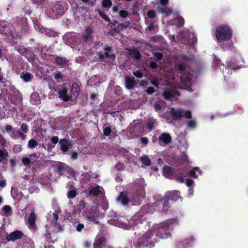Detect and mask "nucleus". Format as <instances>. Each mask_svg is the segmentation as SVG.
<instances>
[{
    "instance_id": "nucleus-9",
    "label": "nucleus",
    "mask_w": 248,
    "mask_h": 248,
    "mask_svg": "<svg viewBox=\"0 0 248 248\" xmlns=\"http://www.w3.org/2000/svg\"><path fill=\"white\" fill-rule=\"evenodd\" d=\"M170 114L172 119L174 120L180 119L182 117L190 118L191 117V113L190 111H185L180 108H173L170 109Z\"/></svg>"
},
{
    "instance_id": "nucleus-40",
    "label": "nucleus",
    "mask_w": 248,
    "mask_h": 248,
    "mask_svg": "<svg viewBox=\"0 0 248 248\" xmlns=\"http://www.w3.org/2000/svg\"><path fill=\"white\" fill-rule=\"evenodd\" d=\"M140 159L143 165L149 166L151 164V160L150 159L149 157L146 155L140 156Z\"/></svg>"
},
{
    "instance_id": "nucleus-12",
    "label": "nucleus",
    "mask_w": 248,
    "mask_h": 248,
    "mask_svg": "<svg viewBox=\"0 0 248 248\" xmlns=\"http://www.w3.org/2000/svg\"><path fill=\"white\" fill-rule=\"evenodd\" d=\"M83 214V217L86 220L96 223L99 222L98 218V213L93 209L85 210Z\"/></svg>"
},
{
    "instance_id": "nucleus-11",
    "label": "nucleus",
    "mask_w": 248,
    "mask_h": 248,
    "mask_svg": "<svg viewBox=\"0 0 248 248\" xmlns=\"http://www.w3.org/2000/svg\"><path fill=\"white\" fill-rule=\"evenodd\" d=\"M63 13V7L60 4H56L53 7L46 10V13L48 16L53 18L61 16Z\"/></svg>"
},
{
    "instance_id": "nucleus-6",
    "label": "nucleus",
    "mask_w": 248,
    "mask_h": 248,
    "mask_svg": "<svg viewBox=\"0 0 248 248\" xmlns=\"http://www.w3.org/2000/svg\"><path fill=\"white\" fill-rule=\"evenodd\" d=\"M217 41L219 45L222 43L228 42L232 36V30L227 25H220L217 27L216 31Z\"/></svg>"
},
{
    "instance_id": "nucleus-44",
    "label": "nucleus",
    "mask_w": 248,
    "mask_h": 248,
    "mask_svg": "<svg viewBox=\"0 0 248 248\" xmlns=\"http://www.w3.org/2000/svg\"><path fill=\"white\" fill-rule=\"evenodd\" d=\"M129 54L131 57L136 59H140V53L137 49L130 50L129 52Z\"/></svg>"
},
{
    "instance_id": "nucleus-42",
    "label": "nucleus",
    "mask_w": 248,
    "mask_h": 248,
    "mask_svg": "<svg viewBox=\"0 0 248 248\" xmlns=\"http://www.w3.org/2000/svg\"><path fill=\"white\" fill-rule=\"evenodd\" d=\"M78 90L79 87L78 85L76 83H74L72 86V95L74 97H76L77 96H78Z\"/></svg>"
},
{
    "instance_id": "nucleus-35",
    "label": "nucleus",
    "mask_w": 248,
    "mask_h": 248,
    "mask_svg": "<svg viewBox=\"0 0 248 248\" xmlns=\"http://www.w3.org/2000/svg\"><path fill=\"white\" fill-rule=\"evenodd\" d=\"M155 210V205L152 204L146 205L141 208V212H145L147 213H153Z\"/></svg>"
},
{
    "instance_id": "nucleus-53",
    "label": "nucleus",
    "mask_w": 248,
    "mask_h": 248,
    "mask_svg": "<svg viewBox=\"0 0 248 248\" xmlns=\"http://www.w3.org/2000/svg\"><path fill=\"white\" fill-rule=\"evenodd\" d=\"M30 159V156L29 157H24L22 159V162L24 165H28L29 164L31 163Z\"/></svg>"
},
{
    "instance_id": "nucleus-14",
    "label": "nucleus",
    "mask_w": 248,
    "mask_h": 248,
    "mask_svg": "<svg viewBox=\"0 0 248 248\" xmlns=\"http://www.w3.org/2000/svg\"><path fill=\"white\" fill-rule=\"evenodd\" d=\"M78 206L73 207L72 211L68 213L66 215L67 219L70 221L75 222L78 220L79 214L81 212V210Z\"/></svg>"
},
{
    "instance_id": "nucleus-56",
    "label": "nucleus",
    "mask_w": 248,
    "mask_h": 248,
    "mask_svg": "<svg viewBox=\"0 0 248 248\" xmlns=\"http://www.w3.org/2000/svg\"><path fill=\"white\" fill-rule=\"evenodd\" d=\"M34 27L37 31H38L41 32L42 33L44 32V31H45V29H44L42 26H40L37 23H35Z\"/></svg>"
},
{
    "instance_id": "nucleus-21",
    "label": "nucleus",
    "mask_w": 248,
    "mask_h": 248,
    "mask_svg": "<svg viewBox=\"0 0 248 248\" xmlns=\"http://www.w3.org/2000/svg\"><path fill=\"white\" fill-rule=\"evenodd\" d=\"M23 236V233L22 232L19 231H16L8 235L7 236V239L8 241H14L15 240L21 238Z\"/></svg>"
},
{
    "instance_id": "nucleus-8",
    "label": "nucleus",
    "mask_w": 248,
    "mask_h": 248,
    "mask_svg": "<svg viewBox=\"0 0 248 248\" xmlns=\"http://www.w3.org/2000/svg\"><path fill=\"white\" fill-rule=\"evenodd\" d=\"M19 28L20 27L19 26H17L16 31H14L15 29L13 26L3 27L0 25V33L5 34L7 35H9L14 38L16 39L18 36H20L22 33L21 32L19 31Z\"/></svg>"
},
{
    "instance_id": "nucleus-23",
    "label": "nucleus",
    "mask_w": 248,
    "mask_h": 248,
    "mask_svg": "<svg viewBox=\"0 0 248 248\" xmlns=\"http://www.w3.org/2000/svg\"><path fill=\"white\" fill-rule=\"evenodd\" d=\"M173 15V17L174 18V22L171 23V24H174L177 27H181L184 25V19L180 16L178 13H173L171 14Z\"/></svg>"
},
{
    "instance_id": "nucleus-34",
    "label": "nucleus",
    "mask_w": 248,
    "mask_h": 248,
    "mask_svg": "<svg viewBox=\"0 0 248 248\" xmlns=\"http://www.w3.org/2000/svg\"><path fill=\"white\" fill-rule=\"evenodd\" d=\"M100 83L98 77L95 76L88 80L87 84L91 86H97Z\"/></svg>"
},
{
    "instance_id": "nucleus-13",
    "label": "nucleus",
    "mask_w": 248,
    "mask_h": 248,
    "mask_svg": "<svg viewBox=\"0 0 248 248\" xmlns=\"http://www.w3.org/2000/svg\"><path fill=\"white\" fill-rule=\"evenodd\" d=\"M78 35L75 33L67 32L64 34L63 39L65 43L68 45H76L80 42V39Z\"/></svg>"
},
{
    "instance_id": "nucleus-37",
    "label": "nucleus",
    "mask_w": 248,
    "mask_h": 248,
    "mask_svg": "<svg viewBox=\"0 0 248 248\" xmlns=\"http://www.w3.org/2000/svg\"><path fill=\"white\" fill-rule=\"evenodd\" d=\"M55 61L58 65L63 67L67 65L68 62L65 58L60 57H57Z\"/></svg>"
},
{
    "instance_id": "nucleus-3",
    "label": "nucleus",
    "mask_w": 248,
    "mask_h": 248,
    "mask_svg": "<svg viewBox=\"0 0 248 248\" xmlns=\"http://www.w3.org/2000/svg\"><path fill=\"white\" fill-rule=\"evenodd\" d=\"M146 186L144 181L140 178L139 180V183L137 185L139 189L136 193L133 195H129L128 197L124 192H121L118 198V200L123 205H126L131 204L133 205H139L142 199L144 198L145 193L144 187Z\"/></svg>"
},
{
    "instance_id": "nucleus-62",
    "label": "nucleus",
    "mask_w": 248,
    "mask_h": 248,
    "mask_svg": "<svg viewBox=\"0 0 248 248\" xmlns=\"http://www.w3.org/2000/svg\"><path fill=\"white\" fill-rule=\"evenodd\" d=\"M133 74L134 76L137 77L138 78H141L143 76L142 73L140 71H137L133 72Z\"/></svg>"
},
{
    "instance_id": "nucleus-43",
    "label": "nucleus",
    "mask_w": 248,
    "mask_h": 248,
    "mask_svg": "<svg viewBox=\"0 0 248 248\" xmlns=\"http://www.w3.org/2000/svg\"><path fill=\"white\" fill-rule=\"evenodd\" d=\"M151 83L156 87H158L159 85H163V82L161 79H159L157 77H154L151 79Z\"/></svg>"
},
{
    "instance_id": "nucleus-58",
    "label": "nucleus",
    "mask_w": 248,
    "mask_h": 248,
    "mask_svg": "<svg viewBox=\"0 0 248 248\" xmlns=\"http://www.w3.org/2000/svg\"><path fill=\"white\" fill-rule=\"evenodd\" d=\"M187 124L188 127L189 128H194L196 126V122L193 120L188 121Z\"/></svg>"
},
{
    "instance_id": "nucleus-22",
    "label": "nucleus",
    "mask_w": 248,
    "mask_h": 248,
    "mask_svg": "<svg viewBox=\"0 0 248 248\" xmlns=\"http://www.w3.org/2000/svg\"><path fill=\"white\" fill-rule=\"evenodd\" d=\"M67 92L68 90L65 87L62 88L59 91V97L64 101L69 100L72 97V96L68 94Z\"/></svg>"
},
{
    "instance_id": "nucleus-17",
    "label": "nucleus",
    "mask_w": 248,
    "mask_h": 248,
    "mask_svg": "<svg viewBox=\"0 0 248 248\" xmlns=\"http://www.w3.org/2000/svg\"><path fill=\"white\" fill-rule=\"evenodd\" d=\"M180 36L186 39V41H187V44L188 45H194V43L197 41L195 34L193 32H190L189 31L181 33Z\"/></svg>"
},
{
    "instance_id": "nucleus-38",
    "label": "nucleus",
    "mask_w": 248,
    "mask_h": 248,
    "mask_svg": "<svg viewBox=\"0 0 248 248\" xmlns=\"http://www.w3.org/2000/svg\"><path fill=\"white\" fill-rule=\"evenodd\" d=\"M31 102L34 105L40 104V100L39 95L36 93H32L31 95Z\"/></svg>"
},
{
    "instance_id": "nucleus-18",
    "label": "nucleus",
    "mask_w": 248,
    "mask_h": 248,
    "mask_svg": "<svg viewBox=\"0 0 248 248\" xmlns=\"http://www.w3.org/2000/svg\"><path fill=\"white\" fill-rule=\"evenodd\" d=\"M154 198L155 199H156V202H155V206H162L163 209L161 211L164 213L166 212L169 207L168 205V202L166 200L163 201L161 196L159 195L155 196Z\"/></svg>"
},
{
    "instance_id": "nucleus-49",
    "label": "nucleus",
    "mask_w": 248,
    "mask_h": 248,
    "mask_svg": "<svg viewBox=\"0 0 248 248\" xmlns=\"http://www.w3.org/2000/svg\"><path fill=\"white\" fill-rule=\"evenodd\" d=\"M98 13L99 15L106 21L108 22L109 21V18L108 16H107L106 14L103 12H102L101 10H98Z\"/></svg>"
},
{
    "instance_id": "nucleus-57",
    "label": "nucleus",
    "mask_w": 248,
    "mask_h": 248,
    "mask_svg": "<svg viewBox=\"0 0 248 248\" xmlns=\"http://www.w3.org/2000/svg\"><path fill=\"white\" fill-rule=\"evenodd\" d=\"M155 12L153 10H150L147 12V16L150 18H153L155 16Z\"/></svg>"
},
{
    "instance_id": "nucleus-59",
    "label": "nucleus",
    "mask_w": 248,
    "mask_h": 248,
    "mask_svg": "<svg viewBox=\"0 0 248 248\" xmlns=\"http://www.w3.org/2000/svg\"><path fill=\"white\" fill-rule=\"evenodd\" d=\"M51 219H53V221L54 222V223L55 224L56 222L57 221L58 219V216L57 214L53 213L50 217Z\"/></svg>"
},
{
    "instance_id": "nucleus-55",
    "label": "nucleus",
    "mask_w": 248,
    "mask_h": 248,
    "mask_svg": "<svg viewBox=\"0 0 248 248\" xmlns=\"http://www.w3.org/2000/svg\"><path fill=\"white\" fill-rule=\"evenodd\" d=\"M104 134L105 136H109L111 132V129L109 127H106L104 128L103 130Z\"/></svg>"
},
{
    "instance_id": "nucleus-10",
    "label": "nucleus",
    "mask_w": 248,
    "mask_h": 248,
    "mask_svg": "<svg viewBox=\"0 0 248 248\" xmlns=\"http://www.w3.org/2000/svg\"><path fill=\"white\" fill-rule=\"evenodd\" d=\"M59 140L57 136H47L42 144V147L48 152H51Z\"/></svg>"
},
{
    "instance_id": "nucleus-1",
    "label": "nucleus",
    "mask_w": 248,
    "mask_h": 248,
    "mask_svg": "<svg viewBox=\"0 0 248 248\" xmlns=\"http://www.w3.org/2000/svg\"><path fill=\"white\" fill-rule=\"evenodd\" d=\"M177 73L180 75L176 78L173 72L171 71L165 75L167 84L171 89L167 88L164 92V96L166 99L176 100L179 93L175 88H181L191 91L189 88L193 83L194 76L190 72L189 68L186 67L183 63L178 66Z\"/></svg>"
},
{
    "instance_id": "nucleus-20",
    "label": "nucleus",
    "mask_w": 248,
    "mask_h": 248,
    "mask_svg": "<svg viewBox=\"0 0 248 248\" xmlns=\"http://www.w3.org/2000/svg\"><path fill=\"white\" fill-rule=\"evenodd\" d=\"M74 144V143L73 141L67 140L64 139H61L59 141V144L60 145L61 149L63 152H66L69 149L72 147Z\"/></svg>"
},
{
    "instance_id": "nucleus-60",
    "label": "nucleus",
    "mask_w": 248,
    "mask_h": 248,
    "mask_svg": "<svg viewBox=\"0 0 248 248\" xmlns=\"http://www.w3.org/2000/svg\"><path fill=\"white\" fill-rule=\"evenodd\" d=\"M120 16L124 18H125L128 16V13L127 11L124 10H121L119 12Z\"/></svg>"
},
{
    "instance_id": "nucleus-16",
    "label": "nucleus",
    "mask_w": 248,
    "mask_h": 248,
    "mask_svg": "<svg viewBox=\"0 0 248 248\" xmlns=\"http://www.w3.org/2000/svg\"><path fill=\"white\" fill-rule=\"evenodd\" d=\"M171 137L170 134L167 132L161 133L158 137V142L160 145L165 146L171 142Z\"/></svg>"
},
{
    "instance_id": "nucleus-33",
    "label": "nucleus",
    "mask_w": 248,
    "mask_h": 248,
    "mask_svg": "<svg viewBox=\"0 0 248 248\" xmlns=\"http://www.w3.org/2000/svg\"><path fill=\"white\" fill-rule=\"evenodd\" d=\"M157 124V122L156 120L153 118H150L148 119L146 122V125L147 128L150 130L153 129Z\"/></svg>"
},
{
    "instance_id": "nucleus-41",
    "label": "nucleus",
    "mask_w": 248,
    "mask_h": 248,
    "mask_svg": "<svg viewBox=\"0 0 248 248\" xmlns=\"http://www.w3.org/2000/svg\"><path fill=\"white\" fill-rule=\"evenodd\" d=\"M164 175L167 178H170L172 174L171 168L169 166H165L163 168Z\"/></svg>"
},
{
    "instance_id": "nucleus-47",
    "label": "nucleus",
    "mask_w": 248,
    "mask_h": 248,
    "mask_svg": "<svg viewBox=\"0 0 248 248\" xmlns=\"http://www.w3.org/2000/svg\"><path fill=\"white\" fill-rule=\"evenodd\" d=\"M102 5L104 7L108 8L112 6V2L110 0H103Z\"/></svg>"
},
{
    "instance_id": "nucleus-48",
    "label": "nucleus",
    "mask_w": 248,
    "mask_h": 248,
    "mask_svg": "<svg viewBox=\"0 0 248 248\" xmlns=\"http://www.w3.org/2000/svg\"><path fill=\"white\" fill-rule=\"evenodd\" d=\"M30 160L31 163H34L37 161L38 158H39L38 155L36 154H33L30 155Z\"/></svg>"
},
{
    "instance_id": "nucleus-15",
    "label": "nucleus",
    "mask_w": 248,
    "mask_h": 248,
    "mask_svg": "<svg viewBox=\"0 0 248 248\" xmlns=\"http://www.w3.org/2000/svg\"><path fill=\"white\" fill-rule=\"evenodd\" d=\"M94 37V30L91 27H88L85 30L82 39L86 43H90L93 41Z\"/></svg>"
},
{
    "instance_id": "nucleus-51",
    "label": "nucleus",
    "mask_w": 248,
    "mask_h": 248,
    "mask_svg": "<svg viewBox=\"0 0 248 248\" xmlns=\"http://www.w3.org/2000/svg\"><path fill=\"white\" fill-rule=\"evenodd\" d=\"M20 129L25 133H28L29 131L28 125L25 123H22L20 126Z\"/></svg>"
},
{
    "instance_id": "nucleus-46",
    "label": "nucleus",
    "mask_w": 248,
    "mask_h": 248,
    "mask_svg": "<svg viewBox=\"0 0 248 248\" xmlns=\"http://www.w3.org/2000/svg\"><path fill=\"white\" fill-rule=\"evenodd\" d=\"M7 155V152L5 150H0V162L3 161Z\"/></svg>"
},
{
    "instance_id": "nucleus-25",
    "label": "nucleus",
    "mask_w": 248,
    "mask_h": 248,
    "mask_svg": "<svg viewBox=\"0 0 248 248\" xmlns=\"http://www.w3.org/2000/svg\"><path fill=\"white\" fill-rule=\"evenodd\" d=\"M166 197H167L168 199L173 201H177L179 198H181L180 196L179 192L176 190L167 192L166 193Z\"/></svg>"
},
{
    "instance_id": "nucleus-39",
    "label": "nucleus",
    "mask_w": 248,
    "mask_h": 248,
    "mask_svg": "<svg viewBox=\"0 0 248 248\" xmlns=\"http://www.w3.org/2000/svg\"><path fill=\"white\" fill-rule=\"evenodd\" d=\"M20 77L24 81L29 82L32 80L33 76L29 72H23L21 74Z\"/></svg>"
},
{
    "instance_id": "nucleus-27",
    "label": "nucleus",
    "mask_w": 248,
    "mask_h": 248,
    "mask_svg": "<svg viewBox=\"0 0 248 248\" xmlns=\"http://www.w3.org/2000/svg\"><path fill=\"white\" fill-rule=\"evenodd\" d=\"M194 240V237L191 236L189 239H186L184 240L180 241L177 243V247L178 248H185Z\"/></svg>"
},
{
    "instance_id": "nucleus-63",
    "label": "nucleus",
    "mask_w": 248,
    "mask_h": 248,
    "mask_svg": "<svg viewBox=\"0 0 248 248\" xmlns=\"http://www.w3.org/2000/svg\"><path fill=\"white\" fill-rule=\"evenodd\" d=\"M62 77V75L60 72H58L54 74V78L57 80L61 79Z\"/></svg>"
},
{
    "instance_id": "nucleus-64",
    "label": "nucleus",
    "mask_w": 248,
    "mask_h": 248,
    "mask_svg": "<svg viewBox=\"0 0 248 248\" xmlns=\"http://www.w3.org/2000/svg\"><path fill=\"white\" fill-rule=\"evenodd\" d=\"M194 184V181L193 180L190 179H186V185L187 186L190 187L192 186Z\"/></svg>"
},
{
    "instance_id": "nucleus-2",
    "label": "nucleus",
    "mask_w": 248,
    "mask_h": 248,
    "mask_svg": "<svg viewBox=\"0 0 248 248\" xmlns=\"http://www.w3.org/2000/svg\"><path fill=\"white\" fill-rule=\"evenodd\" d=\"M176 223V220L173 219L166 220L160 224L154 225L150 229L142 234L138 241L139 245L153 247L157 242L156 236L162 239L170 237V230Z\"/></svg>"
},
{
    "instance_id": "nucleus-36",
    "label": "nucleus",
    "mask_w": 248,
    "mask_h": 248,
    "mask_svg": "<svg viewBox=\"0 0 248 248\" xmlns=\"http://www.w3.org/2000/svg\"><path fill=\"white\" fill-rule=\"evenodd\" d=\"M198 175H202V171L198 167H195L189 171V175L194 178H197Z\"/></svg>"
},
{
    "instance_id": "nucleus-29",
    "label": "nucleus",
    "mask_w": 248,
    "mask_h": 248,
    "mask_svg": "<svg viewBox=\"0 0 248 248\" xmlns=\"http://www.w3.org/2000/svg\"><path fill=\"white\" fill-rule=\"evenodd\" d=\"M10 136L13 139H17L20 138L22 140H24L26 138V135L23 134L19 130H16L15 129L12 131Z\"/></svg>"
},
{
    "instance_id": "nucleus-26",
    "label": "nucleus",
    "mask_w": 248,
    "mask_h": 248,
    "mask_svg": "<svg viewBox=\"0 0 248 248\" xmlns=\"http://www.w3.org/2000/svg\"><path fill=\"white\" fill-rule=\"evenodd\" d=\"M36 220V216L34 212H32L28 218V222L29 228L31 229H34L35 227V221Z\"/></svg>"
},
{
    "instance_id": "nucleus-7",
    "label": "nucleus",
    "mask_w": 248,
    "mask_h": 248,
    "mask_svg": "<svg viewBox=\"0 0 248 248\" xmlns=\"http://www.w3.org/2000/svg\"><path fill=\"white\" fill-rule=\"evenodd\" d=\"M127 131V138L132 139L142 133V128L140 123H133L129 126Z\"/></svg>"
},
{
    "instance_id": "nucleus-52",
    "label": "nucleus",
    "mask_w": 248,
    "mask_h": 248,
    "mask_svg": "<svg viewBox=\"0 0 248 248\" xmlns=\"http://www.w3.org/2000/svg\"><path fill=\"white\" fill-rule=\"evenodd\" d=\"M90 177L91 176L89 173H84L82 175V179L86 182L90 181Z\"/></svg>"
},
{
    "instance_id": "nucleus-50",
    "label": "nucleus",
    "mask_w": 248,
    "mask_h": 248,
    "mask_svg": "<svg viewBox=\"0 0 248 248\" xmlns=\"http://www.w3.org/2000/svg\"><path fill=\"white\" fill-rule=\"evenodd\" d=\"M77 195V192L75 190H72L67 193V197L69 199L74 198Z\"/></svg>"
},
{
    "instance_id": "nucleus-19",
    "label": "nucleus",
    "mask_w": 248,
    "mask_h": 248,
    "mask_svg": "<svg viewBox=\"0 0 248 248\" xmlns=\"http://www.w3.org/2000/svg\"><path fill=\"white\" fill-rule=\"evenodd\" d=\"M169 0H160L162 6H157V10L159 13L165 14L167 16H169L172 13L171 9L165 5L168 3Z\"/></svg>"
},
{
    "instance_id": "nucleus-61",
    "label": "nucleus",
    "mask_w": 248,
    "mask_h": 248,
    "mask_svg": "<svg viewBox=\"0 0 248 248\" xmlns=\"http://www.w3.org/2000/svg\"><path fill=\"white\" fill-rule=\"evenodd\" d=\"M84 227V225L82 223H78L76 226V230L78 232H80Z\"/></svg>"
},
{
    "instance_id": "nucleus-45",
    "label": "nucleus",
    "mask_w": 248,
    "mask_h": 248,
    "mask_svg": "<svg viewBox=\"0 0 248 248\" xmlns=\"http://www.w3.org/2000/svg\"><path fill=\"white\" fill-rule=\"evenodd\" d=\"M38 143L35 140L31 139L29 140L28 144V146L29 148L31 149H33L36 147L38 145Z\"/></svg>"
},
{
    "instance_id": "nucleus-4",
    "label": "nucleus",
    "mask_w": 248,
    "mask_h": 248,
    "mask_svg": "<svg viewBox=\"0 0 248 248\" xmlns=\"http://www.w3.org/2000/svg\"><path fill=\"white\" fill-rule=\"evenodd\" d=\"M243 61L239 54H236L235 56V58L230 61L227 62V66H226L224 64H222L220 60L217 59V57H215L213 59V67L214 69H217L219 68L220 70H222V72L224 74V76L225 78H227V76L230 74H232V70L239 68L242 65Z\"/></svg>"
},
{
    "instance_id": "nucleus-32",
    "label": "nucleus",
    "mask_w": 248,
    "mask_h": 248,
    "mask_svg": "<svg viewBox=\"0 0 248 248\" xmlns=\"http://www.w3.org/2000/svg\"><path fill=\"white\" fill-rule=\"evenodd\" d=\"M12 214V209L9 205H4L1 210V215L9 217Z\"/></svg>"
},
{
    "instance_id": "nucleus-28",
    "label": "nucleus",
    "mask_w": 248,
    "mask_h": 248,
    "mask_svg": "<svg viewBox=\"0 0 248 248\" xmlns=\"http://www.w3.org/2000/svg\"><path fill=\"white\" fill-rule=\"evenodd\" d=\"M106 240L102 237H97L96 241L94 243V248H106Z\"/></svg>"
},
{
    "instance_id": "nucleus-24",
    "label": "nucleus",
    "mask_w": 248,
    "mask_h": 248,
    "mask_svg": "<svg viewBox=\"0 0 248 248\" xmlns=\"http://www.w3.org/2000/svg\"><path fill=\"white\" fill-rule=\"evenodd\" d=\"M111 47L110 46H106L105 48V52L104 54H100L99 57L100 59L102 60H104L105 59L107 58H109L111 59H115V55L114 54L110 53V51L111 50Z\"/></svg>"
},
{
    "instance_id": "nucleus-5",
    "label": "nucleus",
    "mask_w": 248,
    "mask_h": 248,
    "mask_svg": "<svg viewBox=\"0 0 248 248\" xmlns=\"http://www.w3.org/2000/svg\"><path fill=\"white\" fill-rule=\"evenodd\" d=\"M112 214L114 215V217L108 220V223L124 230H131L135 226L140 223L141 222L140 215H135L131 220L127 221V223L128 224L127 225L126 222H123L119 220V215L117 213L112 212Z\"/></svg>"
},
{
    "instance_id": "nucleus-30",
    "label": "nucleus",
    "mask_w": 248,
    "mask_h": 248,
    "mask_svg": "<svg viewBox=\"0 0 248 248\" xmlns=\"http://www.w3.org/2000/svg\"><path fill=\"white\" fill-rule=\"evenodd\" d=\"M90 194L93 196H97L103 194V189L100 186H96L90 191Z\"/></svg>"
},
{
    "instance_id": "nucleus-54",
    "label": "nucleus",
    "mask_w": 248,
    "mask_h": 248,
    "mask_svg": "<svg viewBox=\"0 0 248 248\" xmlns=\"http://www.w3.org/2000/svg\"><path fill=\"white\" fill-rule=\"evenodd\" d=\"M6 140L4 139L3 136L0 135V145L2 147H4L6 146Z\"/></svg>"
},
{
    "instance_id": "nucleus-31",
    "label": "nucleus",
    "mask_w": 248,
    "mask_h": 248,
    "mask_svg": "<svg viewBox=\"0 0 248 248\" xmlns=\"http://www.w3.org/2000/svg\"><path fill=\"white\" fill-rule=\"evenodd\" d=\"M135 85L134 78L126 77L125 85L127 89H131L133 88Z\"/></svg>"
}]
</instances>
